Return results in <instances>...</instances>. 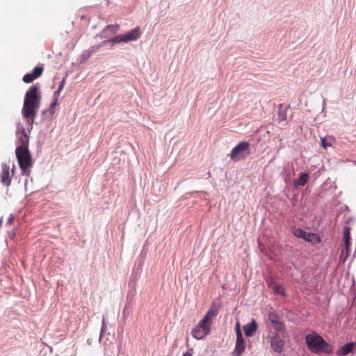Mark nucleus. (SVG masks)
I'll return each instance as SVG.
<instances>
[{
    "label": "nucleus",
    "instance_id": "obj_17",
    "mask_svg": "<svg viewBox=\"0 0 356 356\" xmlns=\"http://www.w3.org/2000/svg\"><path fill=\"white\" fill-rule=\"evenodd\" d=\"M309 179V175L307 173H302L299 178L294 180L293 184L296 187L303 186L307 182Z\"/></svg>",
    "mask_w": 356,
    "mask_h": 356
},
{
    "label": "nucleus",
    "instance_id": "obj_3",
    "mask_svg": "<svg viewBox=\"0 0 356 356\" xmlns=\"http://www.w3.org/2000/svg\"><path fill=\"white\" fill-rule=\"evenodd\" d=\"M218 313V307L214 303H212L204 318L193 328L191 331L192 336L195 339L200 340L208 335L211 332L213 318L217 316Z\"/></svg>",
    "mask_w": 356,
    "mask_h": 356
},
{
    "label": "nucleus",
    "instance_id": "obj_26",
    "mask_svg": "<svg viewBox=\"0 0 356 356\" xmlns=\"http://www.w3.org/2000/svg\"><path fill=\"white\" fill-rule=\"evenodd\" d=\"M64 85H65V79H63L62 80V81L60 82V86H59V87L58 88V90L61 91L63 90V88Z\"/></svg>",
    "mask_w": 356,
    "mask_h": 356
},
{
    "label": "nucleus",
    "instance_id": "obj_7",
    "mask_svg": "<svg viewBox=\"0 0 356 356\" xmlns=\"http://www.w3.org/2000/svg\"><path fill=\"white\" fill-rule=\"evenodd\" d=\"M141 35V31L140 27H136L130 31L123 35H120L113 37L108 41H104V43L111 42L112 45L117 43H127L131 41L137 40Z\"/></svg>",
    "mask_w": 356,
    "mask_h": 356
},
{
    "label": "nucleus",
    "instance_id": "obj_9",
    "mask_svg": "<svg viewBox=\"0 0 356 356\" xmlns=\"http://www.w3.org/2000/svg\"><path fill=\"white\" fill-rule=\"evenodd\" d=\"M1 182L9 186L11 184V176L10 175V167L6 163L1 164V172L0 174Z\"/></svg>",
    "mask_w": 356,
    "mask_h": 356
},
{
    "label": "nucleus",
    "instance_id": "obj_12",
    "mask_svg": "<svg viewBox=\"0 0 356 356\" xmlns=\"http://www.w3.org/2000/svg\"><path fill=\"white\" fill-rule=\"evenodd\" d=\"M120 29V25L119 24H111L106 26L103 31L102 34L104 37H109L112 35L115 34Z\"/></svg>",
    "mask_w": 356,
    "mask_h": 356
},
{
    "label": "nucleus",
    "instance_id": "obj_24",
    "mask_svg": "<svg viewBox=\"0 0 356 356\" xmlns=\"http://www.w3.org/2000/svg\"><path fill=\"white\" fill-rule=\"evenodd\" d=\"M321 143L322 147L324 149H326L327 147V146H328V144L327 143L326 139L325 138H321Z\"/></svg>",
    "mask_w": 356,
    "mask_h": 356
},
{
    "label": "nucleus",
    "instance_id": "obj_28",
    "mask_svg": "<svg viewBox=\"0 0 356 356\" xmlns=\"http://www.w3.org/2000/svg\"><path fill=\"white\" fill-rule=\"evenodd\" d=\"M58 104V101L57 98H55L54 101L51 103V106L54 107Z\"/></svg>",
    "mask_w": 356,
    "mask_h": 356
},
{
    "label": "nucleus",
    "instance_id": "obj_22",
    "mask_svg": "<svg viewBox=\"0 0 356 356\" xmlns=\"http://www.w3.org/2000/svg\"><path fill=\"white\" fill-rule=\"evenodd\" d=\"M305 232V230H303L300 228H298L293 231V234L298 238H301V236H302V234H304Z\"/></svg>",
    "mask_w": 356,
    "mask_h": 356
},
{
    "label": "nucleus",
    "instance_id": "obj_2",
    "mask_svg": "<svg viewBox=\"0 0 356 356\" xmlns=\"http://www.w3.org/2000/svg\"><path fill=\"white\" fill-rule=\"evenodd\" d=\"M271 333V348L276 353H281L284 345L286 332L280 317L274 313L268 314V329Z\"/></svg>",
    "mask_w": 356,
    "mask_h": 356
},
{
    "label": "nucleus",
    "instance_id": "obj_29",
    "mask_svg": "<svg viewBox=\"0 0 356 356\" xmlns=\"http://www.w3.org/2000/svg\"><path fill=\"white\" fill-rule=\"evenodd\" d=\"M241 355L242 353L234 350L232 356H241Z\"/></svg>",
    "mask_w": 356,
    "mask_h": 356
},
{
    "label": "nucleus",
    "instance_id": "obj_32",
    "mask_svg": "<svg viewBox=\"0 0 356 356\" xmlns=\"http://www.w3.org/2000/svg\"><path fill=\"white\" fill-rule=\"evenodd\" d=\"M182 356H192V353L188 351L184 353Z\"/></svg>",
    "mask_w": 356,
    "mask_h": 356
},
{
    "label": "nucleus",
    "instance_id": "obj_14",
    "mask_svg": "<svg viewBox=\"0 0 356 356\" xmlns=\"http://www.w3.org/2000/svg\"><path fill=\"white\" fill-rule=\"evenodd\" d=\"M256 330L257 323L254 320L243 327L244 332L247 337L253 336Z\"/></svg>",
    "mask_w": 356,
    "mask_h": 356
},
{
    "label": "nucleus",
    "instance_id": "obj_8",
    "mask_svg": "<svg viewBox=\"0 0 356 356\" xmlns=\"http://www.w3.org/2000/svg\"><path fill=\"white\" fill-rule=\"evenodd\" d=\"M43 67L42 66H37L35 67L32 73H27L23 76V81L26 83H30L33 80L38 79L40 77L43 72Z\"/></svg>",
    "mask_w": 356,
    "mask_h": 356
},
{
    "label": "nucleus",
    "instance_id": "obj_6",
    "mask_svg": "<svg viewBox=\"0 0 356 356\" xmlns=\"http://www.w3.org/2000/svg\"><path fill=\"white\" fill-rule=\"evenodd\" d=\"M250 145L248 142H240L231 151L229 154L230 159L234 162H238L247 159L250 155Z\"/></svg>",
    "mask_w": 356,
    "mask_h": 356
},
{
    "label": "nucleus",
    "instance_id": "obj_23",
    "mask_svg": "<svg viewBox=\"0 0 356 356\" xmlns=\"http://www.w3.org/2000/svg\"><path fill=\"white\" fill-rule=\"evenodd\" d=\"M236 337H239L238 334H240L241 337H243L242 332L241 330L240 323L238 321H237L236 323Z\"/></svg>",
    "mask_w": 356,
    "mask_h": 356
},
{
    "label": "nucleus",
    "instance_id": "obj_27",
    "mask_svg": "<svg viewBox=\"0 0 356 356\" xmlns=\"http://www.w3.org/2000/svg\"><path fill=\"white\" fill-rule=\"evenodd\" d=\"M106 323L104 321V318H103L101 332L102 333L106 330Z\"/></svg>",
    "mask_w": 356,
    "mask_h": 356
},
{
    "label": "nucleus",
    "instance_id": "obj_10",
    "mask_svg": "<svg viewBox=\"0 0 356 356\" xmlns=\"http://www.w3.org/2000/svg\"><path fill=\"white\" fill-rule=\"evenodd\" d=\"M17 134L21 144L19 147H26V148H29V137L24 128L22 127H18Z\"/></svg>",
    "mask_w": 356,
    "mask_h": 356
},
{
    "label": "nucleus",
    "instance_id": "obj_31",
    "mask_svg": "<svg viewBox=\"0 0 356 356\" xmlns=\"http://www.w3.org/2000/svg\"><path fill=\"white\" fill-rule=\"evenodd\" d=\"M60 90H57L56 92H54V95L55 98H57V99H58V96H59V94H60Z\"/></svg>",
    "mask_w": 356,
    "mask_h": 356
},
{
    "label": "nucleus",
    "instance_id": "obj_5",
    "mask_svg": "<svg viewBox=\"0 0 356 356\" xmlns=\"http://www.w3.org/2000/svg\"><path fill=\"white\" fill-rule=\"evenodd\" d=\"M15 154L22 175L29 176L31 174L30 168L33 165V161L29 148L26 147H17Z\"/></svg>",
    "mask_w": 356,
    "mask_h": 356
},
{
    "label": "nucleus",
    "instance_id": "obj_21",
    "mask_svg": "<svg viewBox=\"0 0 356 356\" xmlns=\"http://www.w3.org/2000/svg\"><path fill=\"white\" fill-rule=\"evenodd\" d=\"M286 119V110L283 109L282 105L280 104L278 107L277 118L279 122H283Z\"/></svg>",
    "mask_w": 356,
    "mask_h": 356
},
{
    "label": "nucleus",
    "instance_id": "obj_11",
    "mask_svg": "<svg viewBox=\"0 0 356 356\" xmlns=\"http://www.w3.org/2000/svg\"><path fill=\"white\" fill-rule=\"evenodd\" d=\"M343 240L347 257L350 247V229L348 227H344L343 228Z\"/></svg>",
    "mask_w": 356,
    "mask_h": 356
},
{
    "label": "nucleus",
    "instance_id": "obj_15",
    "mask_svg": "<svg viewBox=\"0 0 356 356\" xmlns=\"http://www.w3.org/2000/svg\"><path fill=\"white\" fill-rule=\"evenodd\" d=\"M354 346V343H347L337 351V355L339 356H346L353 351Z\"/></svg>",
    "mask_w": 356,
    "mask_h": 356
},
{
    "label": "nucleus",
    "instance_id": "obj_30",
    "mask_svg": "<svg viewBox=\"0 0 356 356\" xmlns=\"http://www.w3.org/2000/svg\"><path fill=\"white\" fill-rule=\"evenodd\" d=\"M308 233H309V232H306V231H305V232H304V234H302V236H301V238H302V239H304V240L305 241V240H306V238H307V236H308Z\"/></svg>",
    "mask_w": 356,
    "mask_h": 356
},
{
    "label": "nucleus",
    "instance_id": "obj_16",
    "mask_svg": "<svg viewBox=\"0 0 356 356\" xmlns=\"http://www.w3.org/2000/svg\"><path fill=\"white\" fill-rule=\"evenodd\" d=\"M245 346L243 337L239 335L238 337H236V345L234 350L243 354V353L245 351Z\"/></svg>",
    "mask_w": 356,
    "mask_h": 356
},
{
    "label": "nucleus",
    "instance_id": "obj_25",
    "mask_svg": "<svg viewBox=\"0 0 356 356\" xmlns=\"http://www.w3.org/2000/svg\"><path fill=\"white\" fill-rule=\"evenodd\" d=\"M13 221H14V216L13 215H10L7 220L6 225H10L13 223Z\"/></svg>",
    "mask_w": 356,
    "mask_h": 356
},
{
    "label": "nucleus",
    "instance_id": "obj_13",
    "mask_svg": "<svg viewBox=\"0 0 356 356\" xmlns=\"http://www.w3.org/2000/svg\"><path fill=\"white\" fill-rule=\"evenodd\" d=\"M268 288H270L276 295L282 297L285 296V290L282 286L275 282H271L270 284L268 283Z\"/></svg>",
    "mask_w": 356,
    "mask_h": 356
},
{
    "label": "nucleus",
    "instance_id": "obj_1",
    "mask_svg": "<svg viewBox=\"0 0 356 356\" xmlns=\"http://www.w3.org/2000/svg\"><path fill=\"white\" fill-rule=\"evenodd\" d=\"M40 101L41 95L38 86L36 85L31 86L25 94L22 114L31 128L39 109Z\"/></svg>",
    "mask_w": 356,
    "mask_h": 356
},
{
    "label": "nucleus",
    "instance_id": "obj_20",
    "mask_svg": "<svg viewBox=\"0 0 356 356\" xmlns=\"http://www.w3.org/2000/svg\"><path fill=\"white\" fill-rule=\"evenodd\" d=\"M258 244L261 251L266 254L267 250V238L264 234L258 238Z\"/></svg>",
    "mask_w": 356,
    "mask_h": 356
},
{
    "label": "nucleus",
    "instance_id": "obj_18",
    "mask_svg": "<svg viewBox=\"0 0 356 356\" xmlns=\"http://www.w3.org/2000/svg\"><path fill=\"white\" fill-rule=\"evenodd\" d=\"M284 174L285 176V181H289L293 175L294 174L293 167L292 164L288 163L284 166Z\"/></svg>",
    "mask_w": 356,
    "mask_h": 356
},
{
    "label": "nucleus",
    "instance_id": "obj_19",
    "mask_svg": "<svg viewBox=\"0 0 356 356\" xmlns=\"http://www.w3.org/2000/svg\"><path fill=\"white\" fill-rule=\"evenodd\" d=\"M305 241L316 245L321 242V237L318 234L309 232Z\"/></svg>",
    "mask_w": 356,
    "mask_h": 356
},
{
    "label": "nucleus",
    "instance_id": "obj_4",
    "mask_svg": "<svg viewBox=\"0 0 356 356\" xmlns=\"http://www.w3.org/2000/svg\"><path fill=\"white\" fill-rule=\"evenodd\" d=\"M305 342L308 349L314 353L330 354L332 353V347L327 343L318 334L312 332L305 337Z\"/></svg>",
    "mask_w": 356,
    "mask_h": 356
}]
</instances>
